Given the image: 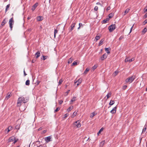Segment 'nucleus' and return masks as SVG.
I'll return each instance as SVG.
<instances>
[{"label":"nucleus","instance_id":"obj_1","mask_svg":"<svg viewBox=\"0 0 147 147\" xmlns=\"http://www.w3.org/2000/svg\"><path fill=\"white\" fill-rule=\"evenodd\" d=\"M136 77L135 76H133L131 77L128 78L126 80L125 82L126 83H131L136 78Z\"/></svg>","mask_w":147,"mask_h":147},{"label":"nucleus","instance_id":"obj_2","mask_svg":"<svg viewBox=\"0 0 147 147\" xmlns=\"http://www.w3.org/2000/svg\"><path fill=\"white\" fill-rule=\"evenodd\" d=\"M24 97H19L18 100V102L17 103V106L18 107H20L21 105V103L24 102Z\"/></svg>","mask_w":147,"mask_h":147},{"label":"nucleus","instance_id":"obj_3","mask_svg":"<svg viewBox=\"0 0 147 147\" xmlns=\"http://www.w3.org/2000/svg\"><path fill=\"white\" fill-rule=\"evenodd\" d=\"M80 120H78L74 123V125L75 127L76 128H79L81 127V124L80 123Z\"/></svg>","mask_w":147,"mask_h":147},{"label":"nucleus","instance_id":"obj_4","mask_svg":"<svg viewBox=\"0 0 147 147\" xmlns=\"http://www.w3.org/2000/svg\"><path fill=\"white\" fill-rule=\"evenodd\" d=\"M14 21L13 20V18H12L10 19L9 21V25L11 30H12V28L13 27V25L14 24Z\"/></svg>","mask_w":147,"mask_h":147},{"label":"nucleus","instance_id":"obj_5","mask_svg":"<svg viewBox=\"0 0 147 147\" xmlns=\"http://www.w3.org/2000/svg\"><path fill=\"white\" fill-rule=\"evenodd\" d=\"M115 28V25L112 24L108 28V29L110 32H112Z\"/></svg>","mask_w":147,"mask_h":147},{"label":"nucleus","instance_id":"obj_6","mask_svg":"<svg viewBox=\"0 0 147 147\" xmlns=\"http://www.w3.org/2000/svg\"><path fill=\"white\" fill-rule=\"evenodd\" d=\"M51 136H49L45 138V140L46 142V143H47L50 141H52V140L51 139Z\"/></svg>","mask_w":147,"mask_h":147},{"label":"nucleus","instance_id":"obj_7","mask_svg":"<svg viewBox=\"0 0 147 147\" xmlns=\"http://www.w3.org/2000/svg\"><path fill=\"white\" fill-rule=\"evenodd\" d=\"M117 107L116 106L113 108L111 111L110 112L112 114H114L116 113Z\"/></svg>","mask_w":147,"mask_h":147},{"label":"nucleus","instance_id":"obj_8","mask_svg":"<svg viewBox=\"0 0 147 147\" xmlns=\"http://www.w3.org/2000/svg\"><path fill=\"white\" fill-rule=\"evenodd\" d=\"M38 3H36L35 4H34L32 7V11H34L36 7L38 6Z\"/></svg>","mask_w":147,"mask_h":147},{"label":"nucleus","instance_id":"obj_9","mask_svg":"<svg viewBox=\"0 0 147 147\" xmlns=\"http://www.w3.org/2000/svg\"><path fill=\"white\" fill-rule=\"evenodd\" d=\"M107 55L106 53L104 54L100 57V59L102 60H103L104 59H106L107 57Z\"/></svg>","mask_w":147,"mask_h":147},{"label":"nucleus","instance_id":"obj_10","mask_svg":"<svg viewBox=\"0 0 147 147\" xmlns=\"http://www.w3.org/2000/svg\"><path fill=\"white\" fill-rule=\"evenodd\" d=\"M43 17L42 16H38L37 17L36 20L37 21H40L43 19Z\"/></svg>","mask_w":147,"mask_h":147},{"label":"nucleus","instance_id":"obj_11","mask_svg":"<svg viewBox=\"0 0 147 147\" xmlns=\"http://www.w3.org/2000/svg\"><path fill=\"white\" fill-rule=\"evenodd\" d=\"M75 23H73L71 25V28L69 30V32H71L73 30L74 28L75 27Z\"/></svg>","mask_w":147,"mask_h":147},{"label":"nucleus","instance_id":"obj_12","mask_svg":"<svg viewBox=\"0 0 147 147\" xmlns=\"http://www.w3.org/2000/svg\"><path fill=\"white\" fill-rule=\"evenodd\" d=\"M105 50L108 54H109L110 53V51H111V49L110 47L105 48Z\"/></svg>","mask_w":147,"mask_h":147},{"label":"nucleus","instance_id":"obj_13","mask_svg":"<svg viewBox=\"0 0 147 147\" xmlns=\"http://www.w3.org/2000/svg\"><path fill=\"white\" fill-rule=\"evenodd\" d=\"M7 21V19L5 18L2 21L1 23V25L2 26H4L6 23Z\"/></svg>","mask_w":147,"mask_h":147},{"label":"nucleus","instance_id":"obj_14","mask_svg":"<svg viewBox=\"0 0 147 147\" xmlns=\"http://www.w3.org/2000/svg\"><path fill=\"white\" fill-rule=\"evenodd\" d=\"M15 140V138L13 136H11L8 139L9 142H11Z\"/></svg>","mask_w":147,"mask_h":147},{"label":"nucleus","instance_id":"obj_15","mask_svg":"<svg viewBox=\"0 0 147 147\" xmlns=\"http://www.w3.org/2000/svg\"><path fill=\"white\" fill-rule=\"evenodd\" d=\"M29 100V98L28 97H26L25 98H24V102L23 103H26Z\"/></svg>","mask_w":147,"mask_h":147},{"label":"nucleus","instance_id":"obj_16","mask_svg":"<svg viewBox=\"0 0 147 147\" xmlns=\"http://www.w3.org/2000/svg\"><path fill=\"white\" fill-rule=\"evenodd\" d=\"M109 20V18H107L103 20L102 22V24H105L107 23Z\"/></svg>","mask_w":147,"mask_h":147},{"label":"nucleus","instance_id":"obj_17","mask_svg":"<svg viewBox=\"0 0 147 147\" xmlns=\"http://www.w3.org/2000/svg\"><path fill=\"white\" fill-rule=\"evenodd\" d=\"M35 55L37 58L39 57L40 55L39 51H38L37 53H36L35 54Z\"/></svg>","mask_w":147,"mask_h":147},{"label":"nucleus","instance_id":"obj_18","mask_svg":"<svg viewBox=\"0 0 147 147\" xmlns=\"http://www.w3.org/2000/svg\"><path fill=\"white\" fill-rule=\"evenodd\" d=\"M82 81V79L81 78H79L78 80V83L77 84V85L78 86L81 84Z\"/></svg>","mask_w":147,"mask_h":147},{"label":"nucleus","instance_id":"obj_19","mask_svg":"<svg viewBox=\"0 0 147 147\" xmlns=\"http://www.w3.org/2000/svg\"><path fill=\"white\" fill-rule=\"evenodd\" d=\"M96 113L95 112H93L91 113L90 116V117L91 118L93 117L94 116L96 115Z\"/></svg>","mask_w":147,"mask_h":147},{"label":"nucleus","instance_id":"obj_20","mask_svg":"<svg viewBox=\"0 0 147 147\" xmlns=\"http://www.w3.org/2000/svg\"><path fill=\"white\" fill-rule=\"evenodd\" d=\"M119 72L118 71L116 70L114 72L113 74V76L115 77L118 74Z\"/></svg>","mask_w":147,"mask_h":147},{"label":"nucleus","instance_id":"obj_21","mask_svg":"<svg viewBox=\"0 0 147 147\" xmlns=\"http://www.w3.org/2000/svg\"><path fill=\"white\" fill-rule=\"evenodd\" d=\"M114 15V13H111L109 14V18H112L113 16Z\"/></svg>","mask_w":147,"mask_h":147},{"label":"nucleus","instance_id":"obj_22","mask_svg":"<svg viewBox=\"0 0 147 147\" xmlns=\"http://www.w3.org/2000/svg\"><path fill=\"white\" fill-rule=\"evenodd\" d=\"M11 94L8 93L5 97V99L7 100L11 96Z\"/></svg>","mask_w":147,"mask_h":147},{"label":"nucleus","instance_id":"obj_23","mask_svg":"<svg viewBox=\"0 0 147 147\" xmlns=\"http://www.w3.org/2000/svg\"><path fill=\"white\" fill-rule=\"evenodd\" d=\"M115 101L114 100H111L109 104L110 106H111L113 105Z\"/></svg>","mask_w":147,"mask_h":147},{"label":"nucleus","instance_id":"obj_24","mask_svg":"<svg viewBox=\"0 0 147 147\" xmlns=\"http://www.w3.org/2000/svg\"><path fill=\"white\" fill-rule=\"evenodd\" d=\"M73 59L71 58H70L68 60V64H69L71 63L73 61Z\"/></svg>","mask_w":147,"mask_h":147},{"label":"nucleus","instance_id":"obj_25","mask_svg":"<svg viewBox=\"0 0 147 147\" xmlns=\"http://www.w3.org/2000/svg\"><path fill=\"white\" fill-rule=\"evenodd\" d=\"M111 92H109V93H108L106 95V96H107V99H108L110 97H111Z\"/></svg>","mask_w":147,"mask_h":147},{"label":"nucleus","instance_id":"obj_26","mask_svg":"<svg viewBox=\"0 0 147 147\" xmlns=\"http://www.w3.org/2000/svg\"><path fill=\"white\" fill-rule=\"evenodd\" d=\"M105 143V141L103 140L100 143V146L102 147Z\"/></svg>","mask_w":147,"mask_h":147},{"label":"nucleus","instance_id":"obj_27","mask_svg":"<svg viewBox=\"0 0 147 147\" xmlns=\"http://www.w3.org/2000/svg\"><path fill=\"white\" fill-rule=\"evenodd\" d=\"M76 97H74L71 100V101H70V102H70V104H71V102H73L74 101L76 100Z\"/></svg>","mask_w":147,"mask_h":147},{"label":"nucleus","instance_id":"obj_28","mask_svg":"<svg viewBox=\"0 0 147 147\" xmlns=\"http://www.w3.org/2000/svg\"><path fill=\"white\" fill-rule=\"evenodd\" d=\"M26 85L27 86H29L30 85V80H28L26 82Z\"/></svg>","mask_w":147,"mask_h":147},{"label":"nucleus","instance_id":"obj_29","mask_svg":"<svg viewBox=\"0 0 147 147\" xmlns=\"http://www.w3.org/2000/svg\"><path fill=\"white\" fill-rule=\"evenodd\" d=\"M146 127H147V126H146V125H145L144 127V128L142 130V132H144L146 131Z\"/></svg>","mask_w":147,"mask_h":147},{"label":"nucleus","instance_id":"obj_30","mask_svg":"<svg viewBox=\"0 0 147 147\" xmlns=\"http://www.w3.org/2000/svg\"><path fill=\"white\" fill-rule=\"evenodd\" d=\"M10 5L9 4L7 5L6 7V9H5V13L7 12V9L9 8L10 7Z\"/></svg>","mask_w":147,"mask_h":147},{"label":"nucleus","instance_id":"obj_31","mask_svg":"<svg viewBox=\"0 0 147 147\" xmlns=\"http://www.w3.org/2000/svg\"><path fill=\"white\" fill-rule=\"evenodd\" d=\"M100 37V35H98V36L97 35L95 37V38L96 40L97 41L99 39Z\"/></svg>","mask_w":147,"mask_h":147},{"label":"nucleus","instance_id":"obj_32","mask_svg":"<svg viewBox=\"0 0 147 147\" xmlns=\"http://www.w3.org/2000/svg\"><path fill=\"white\" fill-rule=\"evenodd\" d=\"M103 41L104 40H102V39L99 43V45L100 46L102 45L103 44Z\"/></svg>","mask_w":147,"mask_h":147},{"label":"nucleus","instance_id":"obj_33","mask_svg":"<svg viewBox=\"0 0 147 147\" xmlns=\"http://www.w3.org/2000/svg\"><path fill=\"white\" fill-rule=\"evenodd\" d=\"M89 69L88 68H86L85 71H84V74H86L87 72L89 71Z\"/></svg>","mask_w":147,"mask_h":147},{"label":"nucleus","instance_id":"obj_34","mask_svg":"<svg viewBox=\"0 0 147 147\" xmlns=\"http://www.w3.org/2000/svg\"><path fill=\"white\" fill-rule=\"evenodd\" d=\"M129 9L128 8H127L125 10V15L129 11Z\"/></svg>","mask_w":147,"mask_h":147},{"label":"nucleus","instance_id":"obj_35","mask_svg":"<svg viewBox=\"0 0 147 147\" xmlns=\"http://www.w3.org/2000/svg\"><path fill=\"white\" fill-rule=\"evenodd\" d=\"M77 114V113H75V112H74V113H73L72 116H71V117L72 118H74Z\"/></svg>","mask_w":147,"mask_h":147},{"label":"nucleus","instance_id":"obj_36","mask_svg":"<svg viewBox=\"0 0 147 147\" xmlns=\"http://www.w3.org/2000/svg\"><path fill=\"white\" fill-rule=\"evenodd\" d=\"M58 32V30L57 29H55L54 30V37H55L56 36V34Z\"/></svg>","mask_w":147,"mask_h":147},{"label":"nucleus","instance_id":"obj_37","mask_svg":"<svg viewBox=\"0 0 147 147\" xmlns=\"http://www.w3.org/2000/svg\"><path fill=\"white\" fill-rule=\"evenodd\" d=\"M73 106H70V107L68 109H67V111H70L73 108Z\"/></svg>","mask_w":147,"mask_h":147},{"label":"nucleus","instance_id":"obj_38","mask_svg":"<svg viewBox=\"0 0 147 147\" xmlns=\"http://www.w3.org/2000/svg\"><path fill=\"white\" fill-rule=\"evenodd\" d=\"M103 130L102 128H101L99 131L97 133V135H98L99 134H100L101 131H102Z\"/></svg>","mask_w":147,"mask_h":147},{"label":"nucleus","instance_id":"obj_39","mask_svg":"<svg viewBox=\"0 0 147 147\" xmlns=\"http://www.w3.org/2000/svg\"><path fill=\"white\" fill-rule=\"evenodd\" d=\"M47 56L43 55L42 56V57L43 58V60H45L47 59Z\"/></svg>","mask_w":147,"mask_h":147},{"label":"nucleus","instance_id":"obj_40","mask_svg":"<svg viewBox=\"0 0 147 147\" xmlns=\"http://www.w3.org/2000/svg\"><path fill=\"white\" fill-rule=\"evenodd\" d=\"M10 130L9 129H6L5 130V133L8 134Z\"/></svg>","mask_w":147,"mask_h":147},{"label":"nucleus","instance_id":"obj_41","mask_svg":"<svg viewBox=\"0 0 147 147\" xmlns=\"http://www.w3.org/2000/svg\"><path fill=\"white\" fill-rule=\"evenodd\" d=\"M77 65V63L76 62L74 61L72 64V66L75 65Z\"/></svg>","mask_w":147,"mask_h":147},{"label":"nucleus","instance_id":"obj_42","mask_svg":"<svg viewBox=\"0 0 147 147\" xmlns=\"http://www.w3.org/2000/svg\"><path fill=\"white\" fill-rule=\"evenodd\" d=\"M60 109V108L59 107H57L56 108V109L55 110L54 112L55 113L56 112H57Z\"/></svg>","mask_w":147,"mask_h":147},{"label":"nucleus","instance_id":"obj_43","mask_svg":"<svg viewBox=\"0 0 147 147\" xmlns=\"http://www.w3.org/2000/svg\"><path fill=\"white\" fill-rule=\"evenodd\" d=\"M97 67L95 65H94L92 67V69L93 70H94Z\"/></svg>","mask_w":147,"mask_h":147},{"label":"nucleus","instance_id":"obj_44","mask_svg":"<svg viewBox=\"0 0 147 147\" xmlns=\"http://www.w3.org/2000/svg\"><path fill=\"white\" fill-rule=\"evenodd\" d=\"M147 31V29L146 28H145L143 30V32L145 33Z\"/></svg>","mask_w":147,"mask_h":147},{"label":"nucleus","instance_id":"obj_45","mask_svg":"<svg viewBox=\"0 0 147 147\" xmlns=\"http://www.w3.org/2000/svg\"><path fill=\"white\" fill-rule=\"evenodd\" d=\"M98 9V7L97 6H96L94 8V9L95 11H97Z\"/></svg>","mask_w":147,"mask_h":147},{"label":"nucleus","instance_id":"obj_46","mask_svg":"<svg viewBox=\"0 0 147 147\" xmlns=\"http://www.w3.org/2000/svg\"><path fill=\"white\" fill-rule=\"evenodd\" d=\"M70 91V90H68L65 93V96H66L69 93V92Z\"/></svg>","mask_w":147,"mask_h":147},{"label":"nucleus","instance_id":"obj_47","mask_svg":"<svg viewBox=\"0 0 147 147\" xmlns=\"http://www.w3.org/2000/svg\"><path fill=\"white\" fill-rule=\"evenodd\" d=\"M69 115V114H68V113H66V114H65V115H64V118H66Z\"/></svg>","mask_w":147,"mask_h":147},{"label":"nucleus","instance_id":"obj_48","mask_svg":"<svg viewBox=\"0 0 147 147\" xmlns=\"http://www.w3.org/2000/svg\"><path fill=\"white\" fill-rule=\"evenodd\" d=\"M62 82H63L62 80L61 79H60V80H59V84L60 85V84H61Z\"/></svg>","mask_w":147,"mask_h":147},{"label":"nucleus","instance_id":"obj_49","mask_svg":"<svg viewBox=\"0 0 147 147\" xmlns=\"http://www.w3.org/2000/svg\"><path fill=\"white\" fill-rule=\"evenodd\" d=\"M144 25L146 24V23H147V19L145 20L144 22H143Z\"/></svg>","mask_w":147,"mask_h":147},{"label":"nucleus","instance_id":"obj_50","mask_svg":"<svg viewBox=\"0 0 147 147\" xmlns=\"http://www.w3.org/2000/svg\"><path fill=\"white\" fill-rule=\"evenodd\" d=\"M12 127L11 126H9L7 129H9L10 131L12 129Z\"/></svg>","mask_w":147,"mask_h":147},{"label":"nucleus","instance_id":"obj_51","mask_svg":"<svg viewBox=\"0 0 147 147\" xmlns=\"http://www.w3.org/2000/svg\"><path fill=\"white\" fill-rule=\"evenodd\" d=\"M134 60V58H132L131 59H129V62H130L133 61Z\"/></svg>","mask_w":147,"mask_h":147},{"label":"nucleus","instance_id":"obj_52","mask_svg":"<svg viewBox=\"0 0 147 147\" xmlns=\"http://www.w3.org/2000/svg\"><path fill=\"white\" fill-rule=\"evenodd\" d=\"M144 13L147 12V6L144 8Z\"/></svg>","mask_w":147,"mask_h":147},{"label":"nucleus","instance_id":"obj_53","mask_svg":"<svg viewBox=\"0 0 147 147\" xmlns=\"http://www.w3.org/2000/svg\"><path fill=\"white\" fill-rule=\"evenodd\" d=\"M127 86L126 85H124L122 87V89L123 90H125L127 88Z\"/></svg>","mask_w":147,"mask_h":147},{"label":"nucleus","instance_id":"obj_54","mask_svg":"<svg viewBox=\"0 0 147 147\" xmlns=\"http://www.w3.org/2000/svg\"><path fill=\"white\" fill-rule=\"evenodd\" d=\"M40 81L37 80L36 81V83H35L37 85H38L40 83Z\"/></svg>","mask_w":147,"mask_h":147},{"label":"nucleus","instance_id":"obj_55","mask_svg":"<svg viewBox=\"0 0 147 147\" xmlns=\"http://www.w3.org/2000/svg\"><path fill=\"white\" fill-rule=\"evenodd\" d=\"M79 26L80 27H83V25L81 23H79Z\"/></svg>","mask_w":147,"mask_h":147},{"label":"nucleus","instance_id":"obj_56","mask_svg":"<svg viewBox=\"0 0 147 147\" xmlns=\"http://www.w3.org/2000/svg\"><path fill=\"white\" fill-rule=\"evenodd\" d=\"M129 58H126L125 59V62H128L129 61Z\"/></svg>","mask_w":147,"mask_h":147},{"label":"nucleus","instance_id":"obj_57","mask_svg":"<svg viewBox=\"0 0 147 147\" xmlns=\"http://www.w3.org/2000/svg\"><path fill=\"white\" fill-rule=\"evenodd\" d=\"M124 38V37L123 36H121L119 38V40H121L122 39Z\"/></svg>","mask_w":147,"mask_h":147},{"label":"nucleus","instance_id":"obj_58","mask_svg":"<svg viewBox=\"0 0 147 147\" xmlns=\"http://www.w3.org/2000/svg\"><path fill=\"white\" fill-rule=\"evenodd\" d=\"M19 126H18V125L16 126L15 127V129H19Z\"/></svg>","mask_w":147,"mask_h":147},{"label":"nucleus","instance_id":"obj_59","mask_svg":"<svg viewBox=\"0 0 147 147\" xmlns=\"http://www.w3.org/2000/svg\"><path fill=\"white\" fill-rule=\"evenodd\" d=\"M147 17V13H146L144 16V18H145Z\"/></svg>","mask_w":147,"mask_h":147},{"label":"nucleus","instance_id":"obj_60","mask_svg":"<svg viewBox=\"0 0 147 147\" xmlns=\"http://www.w3.org/2000/svg\"><path fill=\"white\" fill-rule=\"evenodd\" d=\"M110 9V6L108 7L106 9L107 11L109 10Z\"/></svg>","mask_w":147,"mask_h":147},{"label":"nucleus","instance_id":"obj_61","mask_svg":"<svg viewBox=\"0 0 147 147\" xmlns=\"http://www.w3.org/2000/svg\"><path fill=\"white\" fill-rule=\"evenodd\" d=\"M63 101L62 100H60V101H59V103L60 104H62V103H63Z\"/></svg>","mask_w":147,"mask_h":147},{"label":"nucleus","instance_id":"obj_62","mask_svg":"<svg viewBox=\"0 0 147 147\" xmlns=\"http://www.w3.org/2000/svg\"><path fill=\"white\" fill-rule=\"evenodd\" d=\"M134 25H133L131 27V29H130V33L131 31H132V29L133 28V27H134Z\"/></svg>","mask_w":147,"mask_h":147},{"label":"nucleus","instance_id":"obj_63","mask_svg":"<svg viewBox=\"0 0 147 147\" xmlns=\"http://www.w3.org/2000/svg\"><path fill=\"white\" fill-rule=\"evenodd\" d=\"M96 4L97 5H101V4L99 2L97 3Z\"/></svg>","mask_w":147,"mask_h":147},{"label":"nucleus","instance_id":"obj_64","mask_svg":"<svg viewBox=\"0 0 147 147\" xmlns=\"http://www.w3.org/2000/svg\"><path fill=\"white\" fill-rule=\"evenodd\" d=\"M40 142L38 141H36V143L37 144H39Z\"/></svg>","mask_w":147,"mask_h":147}]
</instances>
